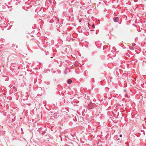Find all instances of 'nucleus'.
Segmentation results:
<instances>
[{"label":"nucleus","mask_w":146,"mask_h":146,"mask_svg":"<svg viewBox=\"0 0 146 146\" xmlns=\"http://www.w3.org/2000/svg\"><path fill=\"white\" fill-rule=\"evenodd\" d=\"M119 18L118 17L114 18H113V20L115 22H117L118 21Z\"/></svg>","instance_id":"nucleus-1"},{"label":"nucleus","mask_w":146,"mask_h":146,"mask_svg":"<svg viewBox=\"0 0 146 146\" xmlns=\"http://www.w3.org/2000/svg\"><path fill=\"white\" fill-rule=\"evenodd\" d=\"M72 82V80H71L69 79L68 80V83L69 84H70Z\"/></svg>","instance_id":"nucleus-2"},{"label":"nucleus","mask_w":146,"mask_h":146,"mask_svg":"<svg viewBox=\"0 0 146 146\" xmlns=\"http://www.w3.org/2000/svg\"><path fill=\"white\" fill-rule=\"evenodd\" d=\"M122 135H119V137H122Z\"/></svg>","instance_id":"nucleus-3"},{"label":"nucleus","mask_w":146,"mask_h":146,"mask_svg":"<svg viewBox=\"0 0 146 146\" xmlns=\"http://www.w3.org/2000/svg\"><path fill=\"white\" fill-rule=\"evenodd\" d=\"M94 27V25H92V27Z\"/></svg>","instance_id":"nucleus-4"},{"label":"nucleus","mask_w":146,"mask_h":146,"mask_svg":"<svg viewBox=\"0 0 146 146\" xmlns=\"http://www.w3.org/2000/svg\"><path fill=\"white\" fill-rule=\"evenodd\" d=\"M13 88H15L14 87H13Z\"/></svg>","instance_id":"nucleus-5"}]
</instances>
